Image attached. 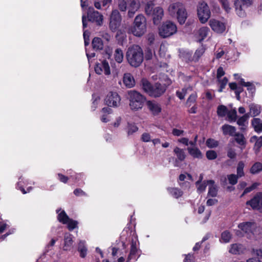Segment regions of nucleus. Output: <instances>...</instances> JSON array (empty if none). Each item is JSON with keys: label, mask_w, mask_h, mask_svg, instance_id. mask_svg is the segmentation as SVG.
I'll use <instances>...</instances> for the list:
<instances>
[{"label": "nucleus", "mask_w": 262, "mask_h": 262, "mask_svg": "<svg viewBox=\"0 0 262 262\" xmlns=\"http://www.w3.org/2000/svg\"><path fill=\"white\" fill-rule=\"evenodd\" d=\"M167 45L162 43L160 45L159 49V55L161 57L165 58L169 57V55L167 53Z\"/></svg>", "instance_id": "nucleus-36"}, {"label": "nucleus", "mask_w": 262, "mask_h": 262, "mask_svg": "<svg viewBox=\"0 0 262 262\" xmlns=\"http://www.w3.org/2000/svg\"><path fill=\"white\" fill-rule=\"evenodd\" d=\"M151 16H152L153 23L155 25L159 24L164 16L163 8L160 7H155Z\"/></svg>", "instance_id": "nucleus-17"}, {"label": "nucleus", "mask_w": 262, "mask_h": 262, "mask_svg": "<svg viewBox=\"0 0 262 262\" xmlns=\"http://www.w3.org/2000/svg\"><path fill=\"white\" fill-rule=\"evenodd\" d=\"M185 132L182 129L173 128L172 130V134L175 136H182L184 135Z\"/></svg>", "instance_id": "nucleus-61"}, {"label": "nucleus", "mask_w": 262, "mask_h": 262, "mask_svg": "<svg viewBox=\"0 0 262 262\" xmlns=\"http://www.w3.org/2000/svg\"><path fill=\"white\" fill-rule=\"evenodd\" d=\"M235 137V140L236 142L239 144L241 146H245L246 144V140L245 139V137H244L243 135L241 134H235L234 135Z\"/></svg>", "instance_id": "nucleus-41"}, {"label": "nucleus", "mask_w": 262, "mask_h": 262, "mask_svg": "<svg viewBox=\"0 0 262 262\" xmlns=\"http://www.w3.org/2000/svg\"><path fill=\"white\" fill-rule=\"evenodd\" d=\"M142 85L143 90L148 94L149 95H150L152 85H151L147 80L145 79L142 80Z\"/></svg>", "instance_id": "nucleus-38"}, {"label": "nucleus", "mask_w": 262, "mask_h": 262, "mask_svg": "<svg viewBox=\"0 0 262 262\" xmlns=\"http://www.w3.org/2000/svg\"><path fill=\"white\" fill-rule=\"evenodd\" d=\"M227 117L228 120L230 121H234L236 119L237 113L235 109L231 110L230 111H228L227 112Z\"/></svg>", "instance_id": "nucleus-47"}, {"label": "nucleus", "mask_w": 262, "mask_h": 262, "mask_svg": "<svg viewBox=\"0 0 262 262\" xmlns=\"http://www.w3.org/2000/svg\"><path fill=\"white\" fill-rule=\"evenodd\" d=\"M154 5L151 2L146 3L145 6V12L146 15L150 16L153 13Z\"/></svg>", "instance_id": "nucleus-42"}, {"label": "nucleus", "mask_w": 262, "mask_h": 262, "mask_svg": "<svg viewBox=\"0 0 262 262\" xmlns=\"http://www.w3.org/2000/svg\"><path fill=\"white\" fill-rule=\"evenodd\" d=\"M262 171V164L256 162L253 165L250 169V172L252 174H256Z\"/></svg>", "instance_id": "nucleus-39"}, {"label": "nucleus", "mask_w": 262, "mask_h": 262, "mask_svg": "<svg viewBox=\"0 0 262 262\" xmlns=\"http://www.w3.org/2000/svg\"><path fill=\"white\" fill-rule=\"evenodd\" d=\"M225 72L224 71L222 67H220L217 70V78L218 80H220V78H221L224 75Z\"/></svg>", "instance_id": "nucleus-64"}, {"label": "nucleus", "mask_w": 262, "mask_h": 262, "mask_svg": "<svg viewBox=\"0 0 262 262\" xmlns=\"http://www.w3.org/2000/svg\"><path fill=\"white\" fill-rule=\"evenodd\" d=\"M260 230H237L236 234L239 235L242 234V236L250 239L258 240L261 236L259 235Z\"/></svg>", "instance_id": "nucleus-14"}, {"label": "nucleus", "mask_w": 262, "mask_h": 262, "mask_svg": "<svg viewBox=\"0 0 262 262\" xmlns=\"http://www.w3.org/2000/svg\"><path fill=\"white\" fill-rule=\"evenodd\" d=\"M184 5L180 1L171 3L168 6L167 11L169 14L174 17L179 12L185 8Z\"/></svg>", "instance_id": "nucleus-15"}, {"label": "nucleus", "mask_w": 262, "mask_h": 262, "mask_svg": "<svg viewBox=\"0 0 262 262\" xmlns=\"http://www.w3.org/2000/svg\"><path fill=\"white\" fill-rule=\"evenodd\" d=\"M260 112V107L259 105L253 104L250 105V114L251 116H257Z\"/></svg>", "instance_id": "nucleus-37"}, {"label": "nucleus", "mask_w": 262, "mask_h": 262, "mask_svg": "<svg viewBox=\"0 0 262 262\" xmlns=\"http://www.w3.org/2000/svg\"><path fill=\"white\" fill-rule=\"evenodd\" d=\"M250 142L254 143L253 149L256 152H258L262 146V136L258 137L253 136L251 138Z\"/></svg>", "instance_id": "nucleus-28"}, {"label": "nucleus", "mask_w": 262, "mask_h": 262, "mask_svg": "<svg viewBox=\"0 0 262 262\" xmlns=\"http://www.w3.org/2000/svg\"><path fill=\"white\" fill-rule=\"evenodd\" d=\"M259 185V183L256 182V183H253L251 186L247 187L244 190V191L242 194V196L244 195L245 194L250 192V191L255 189Z\"/></svg>", "instance_id": "nucleus-54"}, {"label": "nucleus", "mask_w": 262, "mask_h": 262, "mask_svg": "<svg viewBox=\"0 0 262 262\" xmlns=\"http://www.w3.org/2000/svg\"><path fill=\"white\" fill-rule=\"evenodd\" d=\"M206 143L207 146L210 148L215 147L218 145V142L213 139H208Z\"/></svg>", "instance_id": "nucleus-52"}, {"label": "nucleus", "mask_w": 262, "mask_h": 262, "mask_svg": "<svg viewBox=\"0 0 262 262\" xmlns=\"http://www.w3.org/2000/svg\"><path fill=\"white\" fill-rule=\"evenodd\" d=\"M142 141L144 142H150L151 140V136L148 133H144L141 135V138Z\"/></svg>", "instance_id": "nucleus-57"}, {"label": "nucleus", "mask_w": 262, "mask_h": 262, "mask_svg": "<svg viewBox=\"0 0 262 262\" xmlns=\"http://www.w3.org/2000/svg\"><path fill=\"white\" fill-rule=\"evenodd\" d=\"M184 262H194V256L193 254H188L186 255Z\"/></svg>", "instance_id": "nucleus-62"}, {"label": "nucleus", "mask_w": 262, "mask_h": 262, "mask_svg": "<svg viewBox=\"0 0 262 262\" xmlns=\"http://www.w3.org/2000/svg\"><path fill=\"white\" fill-rule=\"evenodd\" d=\"M121 21V16L119 12L115 9L112 11L110 19L109 27L114 32L120 27Z\"/></svg>", "instance_id": "nucleus-8"}, {"label": "nucleus", "mask_w": 262, "mask_h": 262, "mask_svg": "<svg viewBox=\"0 0 262 262\" xmlns=\"http://www.w3.org/2000/svg\"><path fill=\"white\" fill-rule=\"evenodd\" d=\"M220 3L222 4V5L225 10L229 12L231 9V8L229 5V3L228 0H220Z\"/></svg>", "instance_id": "nucleus-56"}, {"label": "nucleus", "mask_w": 262, "mask_h": 262, "mask_svg": "<svg viewBox=\"0 0 262 262\" xmlns=\"http://www.w3.org/2000/svg\"><path fill=\"white\" fill-rule=\"evenodd\" d=\"M166 90V86L159 83L152 85L150 96L158 97L162 95Z\"/></svg>", "instance_id": "nucleus-18"}, {"label": "nucleus", "mask_w": 262, "mask_h": 262, "mask_svg": "<svg viewBox=\"0 0 262 262\" xmlns=\"http://www.w3.org/2000/svg\"><path fill=\"white\" fill-rule=\"evenodd\" d=\"M114 58L116 62L119 63H121L124 58L123 51L119 48L116 49L114 53Z\"/></svg>", "instance_id": "nucleus-32"}, {"label": "nucleus", "mask_w": 262, "mask_h": 262, "mask_svg": "<svg viewBox=\"0 0 262 262\" xmlns=\"http://www.w3.org/2000/svg\"><path fill=\"white\" fill-rule=\"evenodd\" d=\"M88 17L89 20L96 23L98 26H101L103 24V16L98 11H93L88 14Z\"/></svg>", "instance_id": "nucleus-19"}, {"label": "nucleus", "mask_w": 262, "mask_h": 262, "mask_svg": "<svg viewBox=\"0 0 262 262\" xmlns=\"http://www.w3.org/2000/svg\"><path fill=\"white\" fill-rule=\"evenodd\" d=\"M101 112L103 114L101 117V121L105 123L108 122L110 119L108 116V115L112 113V109L109 107H104L102 109Z\"/></svg>", "instance_id": "nucleus-31"}, {"label": "nucleus", "mask_w": 262, "mask_h": 262, "mask_svg": "<svg viewBox=\"0 0 262 262\" xmlns=\"http://www.w3.org/2000/svg\"><path fill=\"white\" fill-rule=\"evenodd\" d=\"M229 183L232 185H235L237 183L238 178H239L237 175L234 174H231L227 176Z\"/></svg>", "instance_id": "nucleus-48"}, {"label": "nucleus", "mask_w": 262, "mask_h": 262, "mask_svg": "<svg viewBox=\"0 0 262 262\" xmlns=\"http://www.w3.org/2000/svg\"><path fill=\"white\" fill-rule=\"evenodd\" d=\"M22 183H25V182L24 181H23V179H22L21 177H20L19 178V181L17 183V186H18V187H19V189L21 190V191L23 192V193L26 194V193L30 192L31 191V190L32 189V187H30L28 188L27 191L23 188L22 184H21Z\"/></svg>", "instance_id": "nucleus-50"}, {"label": "nucleus", "mask_w": 262, "mask_h": 262, "mask_svg": "<svg viewBox=\"0 0 262 262\" xmlns=\"http://www.w3.org/2000/svg\"><path fill=\"white\" fill-rule=\"evenodd\" d=\"M138 129V127L134 124H128L127 128V133L128 135H132L136 132Z\"/></svg>", "instance_id": "nucleus-55"}, {"label": "nucleus", "mask_w": 262, "mask_h": 262, "mask_svg": "<svg viewBox=\"0 0 262 262\" xmlns=\"http://www.w3.org/2000/svg\"><path fill=\"white\" fill-rule=\"evenodd\" d=\"M126 57L128 63L131 66L138 67L143 61V50L139 46L134 45L128 48Z\"/></svg>", "instance_id": "nucleus-1"}, {"label": "nucleus", "mask_w": 262, "mask_h": 262, "mask_svg": "<svg viewBox=\"0 0 262 262\" xmlns=\"http://www.w3.org/2000/svg\"><path fill=\"white\" fill-rule=\"evenodd\" d=\"M246 250V248L243 245L241 244H233L231 245L229 252L233 254L239 255L245 253Z\"/></svg>", "instance_id": "nucleus-20"}, {"label": "nucleus", "mask_w": 262, "mask_h": 262, "mask_svg": "<svg viewBox=\"0 0 262 262\" xmlns=\"http://www.w3.org/2000/svg\"><path fill=\"white\" fill-rule=\"evenodd\" d=\"M127 95L129 102V105L132 110L136 111L143 107L145 101V98L143 95L134 90L128 91Z\"/></svg>", "instance_id": "nucleus-4"}, {"label": "nucleus", "mask_w": 262, "mask_h": 262, "mask_svg": "<svg viewBox=\"0 0 262 262\" xmlns=\"http://www.w3.org/2000/svg\"><path fill=\"white\" fill-rule=\"evenodd\" d=\"M248 118H249L248 115L245 114L243 116L240 117L238 119V120L237 121V123L239 126H245L246 122L247 120H248Z\"/></svg>", "instance_id": "nucleus-49"}, {"label": "nucleus", "mask_w": 262, "mask_h": 262, "mask_svg": "<svg viewBox=\"0 0 262 262\" xmlns=\"http://www.w3.org/2000/svg\"><path fill=\"white\" fill-rule=\"evenodd\" d=\"M123 83L128 88H133L135 85V79L130 73H126L124 75Z\"/></svg>", "instance_id": "nucleus-25"}, {"label": "nucleus", "mask_w": 262, "mask_h": 262, "mask_svg": "<svg viewBox=\"0 0 262 262\" xmlns=\"http://www.w3.org/2000/svg\"><path fill=\"white\" fill-rule=\"evenodd\" d=\"M252 124L254 130L257 133L262 132V122L259 118H254L252 121Z\"/></svg>", "instance_id": "nucleus-35"}, {"label": "nucleus", "mask_w": 262, "mask_h": 262, "mask_svg": "<svg viewBox=\"0 0 262 262\" xmlns=\"http://www.w3.org/2000/svg\"><path fill=\"white\" fill-rule=\"evenodd\" d=\"M158 32L161 37L167 38L177 33V27L174 23L170 21H166L160 26Z\"/></svg>", "instance_id": "nucleus-5"}, {"label": "nucleus", "mask_w": 262, "mask_h": 262, "mask_svg": "<svg viewBox=\"0 0 262 262\" xmlns=\"http://www.w3.org/2000/svg\"><path fill=\"white\" fill-rule=\"evenodd\" d=\"M252 0H235L234 5L237 15L241 17H245L246 14L243 7H249L252 4Z\"/></svg>", "instance_id": "nucleus-7"}, {"label": "nucleus", "mask_w": 262, "mask_h": 262, "mask_svg": "<svg viewBox=\"0 0 262 262\" xmlns=\"http://www.w3.org/2000/svg\"><path fill=\"white\" fill-rule=\"evenodd\" d=\"M168 190L170 194L176 198H178L182 195V192L178 188H168Z\"/></svg>", "instance_id": "nucleus-43"}, {"label": "nucleus", "mask_w": 262, "mask_h": 262, "mask_svg": "<svg viewBox=\"0 0 262 262\" xmlns=\"http://www.w3.org/2000/svg\"><path fill=\"white\" fill-rule=\"evenodd\" d=\"M197 15L202 24H205L211 16V11L207 3L203 2L198 4Z\"/></svg>", "instance_id": "nucleus-6"}, {"label": "nucleus", "mask_w": 262, "mask_h": 262, "mask_svg": "<svg viewBox=\"0 0 262 262\" xmlns=\"http://www.w3.org/2000/svg\"><path fill=\"white\" fill-rule=\"evenodd\" d=\"M73 243L72 235L66 233L64 236V246L63 250L65 251L70 250Z\"/></svg>", "instance_id": "nucleus-26"}, {"label": "nucleus", "mask_w": 262, "mask_h": 262, "mask_svg": "<svg viewBox=\"0 0 262 262\" xmlns=\"http://www.w3.org/2000/svg\"><path fill=\"white\" fill-rule=\"evenodd\" d=\"M186 89H183L182 91H178L177 92V95L180 99H183L185 97V96L186 95Z\"/></svg>", "instance_id": "nucleus-63"}, {"label": "nucleus", "mask_w": 262, "mask_h": 262, "mask_svg": "<svg viewBox=\"0 0 262 262\" xmlns=\"http://www.w3.org/2000/svg\"><path fill=\"white\" fill-rule=\"evenodd\" d=\"M77 251L79 253L80 257L85 258L88 253V248L86 243L84 241H80L78 244Z\"/></svg>", "instance_id": "nucleus-24"}, {"label": "nucleus", "mask_w": 262, "mask_h": 262, "mask_svg": "<svg viewBox=\"0 0 262 262\" xmlns=\"http://www.w3.org/2000/svg\"><path fill=\"white\" fill-rule=\"evenodd\" d=\"M209 25L213 31L219 34L223 33L226 29L225 22L216 19H211L209 21Z\"/></svg>", "instance_id": "nucleus-11"}, {"label": "nucleus", "mask_w": 262, "mask_h": 262, "mask_svg": "<svg viewBox=\"0 0 262 262\" xmlns=\"http://www.w3.org/2000/svg\"><path fill=\"white\" fill-rule=\"evenodd\" d=\"M173 152L179 161H183L185 160L186 155L183 149L178 147H176L173 149Z\"/></svg>", "instance_id": "nucleus-33"}, {"label": "nucleus", "mask_w": 262, "mask_h": 262, "mask_svg": "<svg viewBox=\"0 0 262 262\" xmlns=\"http://www.w3.org/2000/svg\"><path fill=\"white\" fill-rule=\"evenodd\" d=\"M206 157L209 160H214L217 157V154L214 150H208L206 152Z\"/></svg>", "instance_id": "nucleus-53"}, {"label": "nucleus", "mask_w": 262, "mask_h": 262, "mask_svg": "<svg viewBox=\"0 0 262 262\" xmlns=\"http://www.w3.org/2000/svg\"><path fill=\"white\" fill-rule=\"evenodd\" d=\"M147 106L149 110L154 115H157L161 112L162 109L160 105L155 101H147Z\"/></svg>", "instance_id": "nucleus-21"}, {"label": "nucleus", "mask_w": 262, "mask_h": 262, "mask_svg": "<svg viewBox=\"0 0 262 262\" xmlns=\"http://www.w3.org/2000/svg\"><path fill=\"white\" fill-rule=\"evenodd\" d=\"M140 250H138L137 248L136 242L132 241L129 253L126 262H135L137 261L140 256Z\"/></svg>", "instance_id": "nucleus-13"}, {"label": "nucleus", "mask_w": 262, "mask_h": 262, "mask_svg": "<svg viewBox=\"0 0 262 262\" xmlns=\"http://www.w3.org/2000/svg\"><path fill=\"white\" fill-rule=\"evenodd\" d=\"M197 94L196 93H193L191 94L189 98H188L187 100V104L189 105V106L191 105L192 104L194 103L196 99L197 98Z\"/></svg>", "instance_id": "nucleus-51"}, {"label": "nucleus", "mask_w": 262, "mask_h": 262, "mask_svg": "<svg viewBox=\"0 0 262 262\" xmlns=\"http://www.w3.org/2000/svg\"><path fill=\"white\" fill-rule=\"evenodd\" d=\"M207 183L210 185L208 195L212 197L216 196L217 193V190L216 186L214 185V181L209 180L207 181Z\"/></svg>", "instance_id": "nucleus-30"}, {"label": "nucleus", "mask_w": 262, "mask_h": 262, "mask_svg": "<svg viewBox=\"0 0 262 262\" xmlns=\"http://www.w3.org/2000/svg\"><path fill=\"white\" fill-rule=\"evenodd\" d=\"M247 204L262 213V192L257 193L253 199L247 202Z\"/></svg>", "instance_id": "nucleus-12"}, {"label": "nucleus", "mask_w": 262, "mask_h": 262, "mask_svg": "<svg viewBox=\"0 0 262 262\" xmlns=\"http://www.w3.org/2000/svg\"><path fill=\"white\" fill-rule=\"evenodd\" d=\"M95 71L97 74L99 75L102 73L106 75H109L111 74L108 63L105 60H103L97 63L95 67Z\"/></svg>", "instance_id": "nucleus-16"}, {"label": "nucleus", "mask_w": 262, "mask_h": 262, "mask_svg": "<svg viewBox=\"0 0 262 262\" xmlns=\"http://www.w3.org/2000/svg\"><path fill=\"white\" fill-rule=\"evenodd\" d=\"M222 130L224 135L234 136L236 134L235 127L229 124L223 125L222 126Z\"/></svg>", "instance_id": "nucleus-27"}, {"label": "nucleus", "mask_w": 262, "mask_h": 262, "mask_svg": "<svg viewBox=\"0 0 262 262\" xmlns=\"http://www.w3.org/2000/svg\"><path fill=\"white\" fill-rule=\"evenodd\" d=\"M187 150L189 154L194 158L201 159L202 158V152L196 147H188Z\"/></svg>", "instance_id": "nucleus-29"}, {"label": "nucleus", "mask_w": 262, "mask_h": 262, "mask_svg": "<svg viewBox=\"0 0 262 262\" xmlns=\"http://www.w3.org/2000/svg\"><path fill=\"white\" fill-rule=\"evenodd\" d=\"M57 212L58 213V221L63 224H68V228L70 229H74L78 227L77 222L69 219L64 211L57 210Z\"/></svg>", "instance_id": "nucleus-9"}, {"label": "nucleus", "mask_w": 262, "mask_h": 262, "mask_svg": "<svg viewBox=\"0 0 262 262\" xmlns=\"http://www.w3.org/2000/svg\"><path fill=\"white\" fill-rule=\"evenodd\" d=\"M238 227L241 229H248L256 228V225L254 222H248L239 224Z\"/></svg>", "instance_id": "nucleus-40"}, {"label": "nucleus", "mask_w": 262, "mask_h": 262, "mask_svg": "<svg viewBox=\"0 0 262 262\" xmlns=\"http://www.w3.org/2000/svg\"><path fill=\"white\" fill-rule=\"evenodd\" d=\"M240 83L243 86L247 87L248 90H252L254 89L253 85L252 83L250 82H246L242 78L240 79Z\"/></svg>", "instance_id": "nucleus-59"}, {"label": "nucleus", "mask_w": 262, "mask_h": 262, "mask_svg": "<svg viewBox=\"0 0 262 262\" xmlns=\"http://www.w3.org/2000/svg\"><path fill=\"white\" fill-rule=\"evenodd\" d=\"M93 48L95 50H100L103 49V44L101 38L95 37L92 41Z\"/></svg>", "instance_id": "nucleus-34"}, {"label": "nucleus", "mask_w": 262, "mask_h": 262, "mask_svg": "<svg viewBox=\"0 0 262 262\" xmlns=\"http://www.w3.org/2000/svg\"><path fill=\"white\" fill-rule=\"evenodd\" d=\"M117 5L121 11L127 10V15L130 18L133 17L140 6V3L136 0H118Z\"/></svg>", "instance_id": "nucleus-3"}, {"label": "nucleus", "mask_w": 262, "mask_h": 262, "mask_svg": "<svg viewBox=\"0 0 262 262\" xmlns=\"http://www.w3.org/2000/svg\"><path fill=\"white\" fill-rule=\"evenodd\" d=\"M204 52L205 49L202 47L196 50L194 56L198 59L204 54Z\"/></svg>", "instance_id": "nucleus-60"}, {"label": "nucleus", "mask_w": 262, "mask_h": 262, "mask_svg": "<svg viewBox=\"0 0 262 262\" xmlns=\"http://www.w3.org/2000/svg\"><path fill=\"white\" fill-rule=\"evenodd\" d=\"M146 19L143 15L139 14L135 17L129 32L136 37H141L146 33Z\"/></svg>", "instance_id": "nucleus-2"}, {"label": "nucleus", "mask_w": 262, "mask_h": 262, "mask_svg": "<svg viewBox=\"0 0 262 262\" xmlns=\"http://www.w3.org/2000/svg\"><path fill=\"white\" fill-rule=\"evenodd\" d=\"M121 98L117 92H110L105 99V103L111 107H117L120 104Z\"/></svg>", "instance_id": "nucleus-10"}, {"label": "nucleus", "mask_w": 262, "mask_h": 262, "mask_svg": "<svg viewBox=\"0 0 262 262\" xmlns=\"http://www.w3.org/2000/svg\"><path fill=\"white\" fill-rule=\"evenodd\" d=\"M209 32L207 27H203L200 28L195 33L196 37L199 41H201L206 38Z\"/></svg>", "instance_id": "nucleus-23"}, {"label": "nucleus", "mask_w": 262, "mask_h": 262, "mask_svg": "<svg viewBox=\"0 0 262 262\" xmlns=\"http://www.w3.org/2000/svg\"><path fill=\"white\" fill-rule=\"evenodd\" d=\"M231 236L232 235L228 230H225L221 234V240L224 243H228L230 241Z\"/></svg>", "instance_id": "nucleus-45"}, {"label": "nucleus", "mask_w": 262, "mask_h": 262, "mask_svg": "<svg viewBox=\"0 0 262 262\" xmlns=\"http://www.w3.org/2000/svg\"><path fill=\"white\" fill-rule=\"evenodd\" d=\"M174 17H176L178 23L180 25L184 24L188 17V13L186 8H184L182 10L176 14Z\"/></svg>", "instance_id": "nucleus-22"}, {"label": "nucleus", "mask_w": 262, "mask_h": 262, "mask_svg": "<svg viewBox=\"0 0 262 262\" xmlns=\"http://www.w3.org/2000/svg\"><path fill=\"white\" fill-rule=\"evenodd\" d=\"M221 85H220V89L219 90V92H222L223 91V89L225 88V85L227 84L228 82V79L227 78L224 77L223 79L220 78V80H218Z\"/></svg>", "instance_id": "nucleus-58"}, {"label": "nucleus", "mask_w": 262, "mask_h": 262, "mask_svg": "<svg viewBox=\"0 0 262 262\" xmlns=\"http://www.w3.org/2000/svg\"><path fill=\"white\" fill-rule=\"evenodd\" d=\"M228 110L226 106L223 105H219L217 109V113L220 117H224L227 115Z\"/></svg>", "instance_id": "nucleus-44"}, {"label": "nucleus", "mask_w": 262, "mask_h": 262, "mask_svg": "<svg viewBox=\"0 0 262 262\" xmlns=\"http://www.w3.org/2000/svg\"><path fill=\"white\" fill-rule=\"evenodd\" d=\"M245 164L243 161L238 162L237 167V176L239 178L244 176V168Z\"/></svg>", "instance_id": "nucleus-46"}]
</instances>
